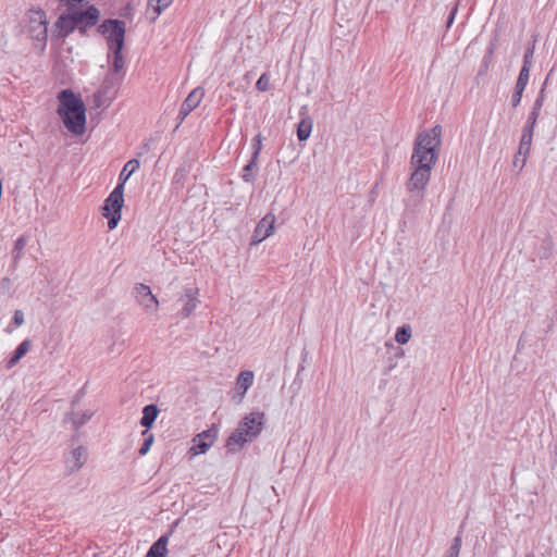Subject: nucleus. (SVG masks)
Listing matches in <instances>:
<instances>
[{
    "mask_svg": "<svg viewBox=\"0 0 557 557\" xmlns=\"http://www.w3.org/2000/svg\"><path fill=\"white\" fill-rule=\"evenodd\" d=\"M442 144L440 125L418 134L410 159V176L406 183L409 194L406 206L416 211L422 205L431 173L438 159Z\"/></svg>",
    "mask_w": 557,
    "mask_h": 557,
    "instance_id": "obj_1",
    "label": "nucleus"
},
{
    "mask_svg": "<svg viewBox=\"0 0 557 557\" xmlns=\"http://www.w3.org/2000/svg\"><path fill=\"white\" fill-rule=\"evenodd\" d=\"M60 106L58 114L66 129L73 135H83L86 131V107L84 101L71 89H63L58 95Z\"/></svg>",
    "mask_w": 557,
    "mask_h": 557,
    "instance_id": "obj_2",
    "label": "nucleus"
},
{
    "mask_svg": "<svg viewBox=\"0 0 557 557\" xmlns=\"http://www.w3.org/2000/svg\"><path fill=\"white\" fill-rule=\"evenodd\" d=\"M123 205L124 190L121 185H116L102 206V215L108 219L109 230H114L121 221Z\"/></svg>",
    "mask_w": 557,
    "mask_h": 557,
    "instance_id": "obj_3",
    "label": "nucleus"
},
{
    "mask_svg": "<svg viewBox=\"0 0 557 557\" xmlns=\"http://www.w3.org/2000/svg\"><path fill=\"white\" fill-rule=\"evenodd\" d=\"M98 32L104 36L110 50L123 49L125 38V22L120 20H106Z\"/></svg>",
    "mask_w": 557,
    "mask_h": 557,
    "instance_id": "obj_4",
    "label": "nucleus"
},
{
    "mask_svg": "<svg viewBox=\"0 0 557 557\" xmlns=\"http://www.w3.org/2000/svg\"><path fill=\"white\" fill-rule=\"evenodd\" d=\"M133 295L136 302L144 309L148 314L154 313L159 308V300L152 294L150 287L143 283L135 284L133 288Z\"/></svg>",
    "mask_w": 557,
    "mask_h": 557,
    "instance_id": "obj_5",
    "label": "nucleus"
},
{
    "mask_svg": "<svg viewBox=\"0 0 557 557\" xmlns=\"http://www.w3.org/2000/svg\"><path fill=\"white\" fill-rule=\"evenodd\" d=\"M70 10L73 15L76 28L83 33L87 28L95 26L100 16V12L95 5H90L86 10L78 8H70Z\"/></svg>",
    "mask_w": 557,
    "mask_h": 557,
    "instance_id": "obj_6",
    "label": "nucleus"
},
{
    "mask_svg": "<svg viewBox=\"0 0 557 557\" xmlns=\"http://www.w3.org/2000/svg\"><path fill=\"white\" fill-rule=\"evenodd\" d=\"M265 422L267 418L263 411L255 410L246 414V443L261 434Z\"/></svg>",
    "mask_w": 557,
    "mask_h": 557,
    "instance_id": "obj_7",
    "label": "nucleus"
},
{
    "mask_svg": "<svg viewBox=\"0 0 557 557\" xmlns=\"http://www.w3.org/2000/svg\"><path fill=\"white\" fill-rule=\"evenodd\" d=\"M205 96V90L201 87H197L189 92L187 98L183 101L180 111H178V124L180 126L184 120L189 115L191 111H194L201 102Z\"/></svg>",
    "mask_w": 557,
    "mask_h": 557,
    "instance_id": "obj_8",
    "label": "nucleus"
},
{
    "mask_svg": "<svg viewBox=\"0 0 557 557\" xmlns=\"http://www.w3.org/2000/svg\"><path fill=\"white\" fill-rule=\"evenodd\" d=\"M88 458L87 448L77 446L73 448L65 457V469L69 473H74L82 469Z\"/></svg>",
    "mask_w": 557,
    "mask_h": 557,
    "instance_id": "obj_9",
    "label": "nucleus"
},
{
    "mask_svg": "<svg viewBox=\"0 0 557 557\" xmlns=\"http://www.w3.org/2000/svg\"><path fill=\"white\" fill-rule=\"evenodd\" d=\"M274 222V215L267 214L256 226L250 245H257L268 238L273 232Z\"/></svg>",
    "mask_w": 557,
    "mask_h": 557,
    "instance_id": "obj_10",
    "label": "nucleus"
},
{
    "mask_svg": "<svg viewBox=\"0 0 557 557\" xmlns=\"http://www.w3.org/2000/svg\"><path fill=\"white\" fill-rule=\"evenodd\" d=\"M122 82V76H115V75H108L98 94L96 95V99L103 98L106 101H111L115 95L119 85Z\"/></svg>",
    "mask_w": 557,
    "mask_h": 557,
    "instance_id": "obj_11",
    "label": "nucleus"
},
{
    "mask_svg": "<svg viewBox=\"0 0 557 557\" xmlns=\"http://www.w3.org/2000/svg\"><path fill=\"white\" fill-rule=\"evenodd\" d=\"M182 302L181 315L188 318L198 306V288H186L178 299Z\"/></svg>",
    "mask_w": 557,
    "mask_h": 557,
    "instance_id": "obj_12",
    "label": "nucleus"
},
{
    "mask_svg": "<svg viewBox=\"0 0 557 557\" xmlns=\"http://www.w3.org/2000/svg\"><path fill=\"white\" fill-rule=\"evenodd\" d=\"M215 436L214 430H207L202 433L198 434L194 438V445L190 448V453L196 456L199 454H205L213 444Z\"/></svg>",
    "mask_w": 557,
    "mask_h": 557,
    "instance_id": "obj_13",
    "label": "nucleus"
},
{
    "mask_svg": "<svg viewBox=\"0 0 557 557\" xmlns=\"http://www.w3.org/2000/svg\"><path fill=\"white\" fill-rule=\"evenodd\" d=\"M32 17L30 32L33 37L38 41H46L47 39V21L44 11H37Z\"/></svg>",
    "mask_w": 557,
    "mask_h": 557,
    "instance_id": "obj_14",
    "label": "nucleus"
},
{
    "mask_svg": "<svg viewBox=\"0 0 557 557\" xmlns=\"http://www.w3.org/2000/svg\"><path fill=\"white\" fill-rule=\"evenodd\" d=\"M262 149V137L257 135L251 140V158L248 164H246V181L249 180L250 175H253V169L257 165V159Z\"/></svg>",
    "mask_w": 557,
    "mask_h": 557,
    "instance_id": "obj_15",
    "label": "nucleus"
},
{
    "mask_svg": "<svg viewBox=\"0 0 557 557\" xmlns=\"http://www.w3.org/2000/svg\"><path fill=\"white\" fill-rule=\"evenodd\" d=\"M226 447L231 453L239 451L244 447V421L238 422L237 429L227 440Z\"/></svg>",
    "mask_w": 557,
    "mask_h": 557,
    "instance_id": "obj_16",
    "label": "nucleus"
},
{
    "mask_svg": "<svg viewBox=\"0 0 557 557\" xmlns=\"http://www.w3.org/2000/svg\"><path fill=\"white\" fill-rule=\"evenodd\" d=\"M306 108H301L300 115L301 120L297 125V137L300 141L307 140L311 134L313 121L304 112Z\"/></svg>",
    "mask_w": 557,
    "mask_h": 557,
    "instance_id": "obj_17",
    "label": "nucleus"
},
{
    "mask_svg": "<svg viewBox=\"0 0 557 557\" xmlns=\"http://www.w3.org/2000/svg\"><path fill=\"white\" fill-rule=\"evenodd\" d=\"M55 26L60 32V35L63 37L70 35L76 29V25L74 24V18L70 9L66 14H62L59 16V18L55 22Z\"/></svg>",
    "mask_w": 557,
    "mask_h": 557,
    "instance_id": "obj_18",
    "label": "nucleus"
},
{
    "mask_svg": "<svg viewBox=\"0 0 557 557\" xmlns=\"http://www.w3.org/2000/svg\"><path fill=\"white\" fill-rule=\"evenodd\" d=\"M92 416H94V411H91V410H85V411H81V412H71L65 416L64 422H71L73 424L74 430H78Z\"/></svg>",
    "mask_w": 557,
    "mask_h": 557,
    "instance_id": "obj_19",
    "label": "nucleus"
},
{
    "mask_svg": "<svg viewBox=\"0 0 557 557\" xmlns=\"http://www.w3.org/2000/svg\"><path fill=\"white\" fill-rule=\"evenodd\" d=\"M168 542H169V535H162L159 537L158 541H156L151 547L149 548L146 557H165L168 553Z\"/></svg>",
    "mask_w": 557,
    "mask_h": 557,
    "instance_id": "obj_20",
    "label": "nucleus"
},
{
    "mask_svg": "<svg viewBox=\"0 0 557 557\" xmlns=\"http://www.w3.org/2000/svg\"><path fill=\"white\" fill-rule=\"evenodd\" d=\"M159 414V408L157 405L150 404L144 407L143 417L140 419V424L149 430L154 423L157 417Z\"/></svg>",
    "mask_w": 557,
    "mask_h": 557,
    "instance_id": "obj_21",
    "label": "nucleus"
},
{
    "mask_svg": "<svg viewBox=\"0 0 557 557\" xmlns=\"http://www.w3.org/2000/svg\"><path fill=\"white\" fill-rule=\"evenodd\" d=\"M532 139H533V133H531L529 131L522 132V136H521L520 144H519V150H518L519 156H522L521 168L525 164L527 157L530 153Z\"/></svg>",
    "mask_w": 557,
    "mask_h": 557,
    "instance_id": "obj_22",
    "label": "nucleus"
},
{
    "mask_svg": "<svg viewBox=\"0 0 557 557\" xmlns=\"http://www.w3.org/2000/svg\"><path fill=\"white\" fill-rule=\"evenodd\" d=\"M139 168V161L136 159H132L125 163L120 175H119V184L122 186L124 190V185L131 177V175Z\"/></svg>",
    "mask_w": 557,
    "mask_h": 557,
    "instance_id": "obj_23",
    "label": "nucleus"
},
{
    "mask_svg": "<svg viewBox=\"0 0 557 557\" xmlns=\"http://www.w3.org/2000/svg\"><path fill=\"white\" fill-rule=\"evenodd\" d=\"M112 52V70L109 75L122 76L121 72L124 69L125 62L122 54V49L110 50Z\"/></svg>",
    "mask_w": 557,
    "mask_h": 557,
    "instance_id": "obj_24",
    "label": "nucleus"
},
{
    "mask_svg": "<svg viewBox=\"0 0 557 557\" xmlns=\"http://www.w3.org/2000/svg\"><path fill=\"white\" fill-rule=\"evenodd\" d=\"M29 350V341L25 339L23 341L14 351V355L11 357V359L8 362V368L14 367L21 358H23Z\"/></svg>",
    "mask_w": 557,
    "mask_h": 557,
    "instance_id": "obj_25",
    "label": "nucleus"
},
{
    "mask_svg": "<svg viewBox=\"0 0 557 557\" xmlns=\"http://www.w3.org/2000/svg\"><path fill=\"white\" fill-rule=\"evenodd\" d=\"M27 244V239L25 236H20L15 243H14V248H13V251H12V255H13V265L16 267L17 263L20 262L22 256H23V249L25 248Z\"/></svg>",
    "mask_w": 557,
    "mask_h": 557,
    "instance_id": "obj_26",
    "label": "nucleus"
},
{
    "mask_svg": "<svg viewBox=\"0 0 557 557\" xmlns=\"http://www.w3.org/2000/svg\"><path fill=\"white\" fill-rule=\"evenodd\" d=\"M411 338V326L410 325H403L399 326L395 334V341L400 344L405 345L407 344Z\"/></svg>",
    "mask_w": 557,
    "mask_h": 557,
    "instance_id": "obj_27",
    "label": "nucleus"
},
{
    "mask_svg": "<svg viewBox=\"0 0 557 557\" xmlns=\"http://www.w3.org/2000/svg\"><path fill=\"white\" fill-rule=\"evenodd\" d=\"M172 2L173 0H149V7L154 12L152 20H156L163 10L171 5Z\"/></svg>",
    "mask_w": 557,
    "mask_h": 557,
    "instance_id": "obj_28",
    "label": "nucleus"
},
{
    "mask_svg": "<svg viewBox=\"0 0 557 557\" xmlns=\"http://www.w3.org/2000/svg\"><path fill=\"white\" fill-rule=\"evenodd\" d=\"M141 435L144 436V443H143L141 447L139 448V455L145 456L149 451V449L154 441V435L152 433H150L149 430H144L141 432Z\"/></svg>",
    "mask_w": 557,
    "mask_h": 557,
    "instance_id": "obj_29",
    "label": "nucleus"
},
{
    "mask_svg": "<svg viewBox=\"0 0 557 557\" xmlns=\"http://www.w3.org/2000/svg\"><path fill=\"white\" fill-rule=\"evenodd\" d=\"M539 116H540L539 112H535V111L531 110V112H530V114L528 116L527 123L523 126V131H525V132L529 131V132L533 133Z\"/></svg>",
    "mask_w": 557,
    "mask_h": 557,
    "instance_id": "obj_30",
    "label": "nucleus"
},
{
    "mask_svg": "<svg viewBox=\"0 0 557 557\" xmlns=\"http://www.w3.org/2000/svg\"><path fill=\"white\" fill-rule=\"evenodd\" d=\"M259 91H267L270 88V78L267 73H263L256 83Z\"/></svg>",
    "mask_w": 557,
    "mask_h": 557,
    "instance_id": "obj_31",
    "label": "nucleus"
},
{
    "mask_svg": "<svg viewBox=\"0 0 557 557\" xmlns=\"http://www.w3.org/2000/svg\"><path fill=\"white\" fill-rule=\"evenodd\" d=\"M553 243L550 239H545L542 243V249L539 251V257L546 259L550 256Z\"/></svg>",
    "mask_w": 557,
    "mask_h": 557,
    "instance_id": "obj_32",
    "label": "nucleus"
},
{
    "mask_svg": "<svg viewBox=\"0 0 557 557\" xmlns=\"http://www.w3.org/2000/svg\"><path fill=\"white\" fill-rule=\"evenodd\" d=\"M544 100H545V89L542 88L540 94L537 95L535 101H534L532 111H535V112L540 113L541 110H542V107L544 104Z\"/></svg>",
    "mask_w": 557,
    "mask_h": 557,
    "instance_id": "obj_33",
    "label": "nucleus"
},
{
    "mask_svg": "<svg viewBox=\"0 0 557 557\" xmlns=\"http://www.w3.org/2000/svg\"><path fill=\"white\" fill-rule=\"evenodd\" d=\"M533 53H534V46L527 48L524 55H523V64H522L523 66L532 67Z\"/></svg>",
    "mask_w": 557,
    "mask_h": 557,
    "instance_id": "obj_34",
    "label": "nucleus"
},
{
    "mask_svg": "<svg viewBox=\"0 0 557 557\" xmlns=\"http://www.w3.org/2000/svg\"><path fill=\"white\" fill-rule=\"evenodd\" d=\"M530 70H531L530 66H523L522 65V67L520 70V73H519V76H518V79L528 83L529 82V76H530Z\"/></svg>",
    "mask_w": 557,
    "mask_h": 557,
    "instance_id": "obj_35",
    "label": "nucleus"
},
{
    "mask_svg": "<svg viewBox=\"0 0 557 557\" xmlns=\"http://www.w3.org/2000/svg\"><path fill=\"white\" fill-rule=\"evenodd\" d=\"M13 322L16 326H21L22 324H24L25 319H24V313L22 310H15L14 317H13Z\"/></svg>",
    "mask_w": 557,
    "mask_h": 557,
    "instance_id": "obj_36",
    "label": "nucleus"
},
{
    "mask_svg": "<svg viewBox=\"0 0 557 557\" xmlns=\"http://www.w3.org/2000/svg\"><path fill=\"white\" fill-rule=\"evenodd\" d=\"M242 388H244V370H242L237 375L236 391H237V394L240 396L244 395V391L240 392Z\"/></svg>",
    "mask_w": 557,
    "mask_h": 557,
    "instance_id": "obj_37",
    "label": "nucleus"
},
{
    "mask_svg": "<svg viewBox=\"0 0 557 557\" xmlns=\"http://www.w3.org/2000/svg\"><path fill=\"white\" fill-rule=\"evenodd\" d=\"M521 98H522V92H519V91L513 92V95L511 97V104L513 108H517L520 104Z\"/></svg>",
    "mask_w": 557,
    "mask_h": 557,
    "instance_id": "obj_38",
    "label": "nucleus"
},
{
    "mask_svg": "<svg viewBox=\"0 0 557 557\" xmlns=\"http://www.w3.org/2000/svg\"><path fill=\"white\" fill-rule=\"evenodd\" d=\"M456 12H457V5H455L450 11V14H449L447 23H446L447 28H449L451 26V24L454 23Z\"/></svg>",
    "mask_w": 557,
    "mask_h": 557,
    "instance_id": "obj_39",
    "label": "nucleus"
},
{
    "mask_svg": "<svg viewBox=\"0 0 557 557\" xmlns=\"http://www.w3.org/2000/svg\"><path fill=\"white\" fill-rule=\"evenodd\" d=\"M253 382V372L246 370V391L250 387Z\"/></svg>",
    "mask_w": 557,
    "mask_h": 557,
    "instance_id": "obj_40",
    "label": "nucleus"
},
{
    "mask_svg": "<svg viewBox=\"0 0 557 557\" xmlns=\"http://www.w3.org/2000/svg\"><path fill=\"white\" fill-rule=\"evenodd\" d=\"M528 83L517 79L515 91L522 92L524 91Z\"/></svg>",
    "mask_w": 557,
    "mask_h": 557,
    "instance_id": "obj_41",
    "label": "nucleus"
},
{
    "mask_svg": "<svg viewBox=\"0 0 557 557\" xmlns=\"http://www.w3.org/2000/svg\"><path fill=\"white\" fill-rule=\"evenodd\" d=\"M460 550L457 547H449L445 557H458Z\"/></svg>",
    "mask_w": 557,
    "mask_h": 557,
    "instance_id": "obj_42",
    "label": "nucleus"
},
{
    "mask_svg": "<svg viewBox=\"0 0 557 557\" xmlns=\"http://www.w3.org/2000/svg\"><path fill=\"white\" fill-rule=\"evenodd\" d=\"M461 543H462V540H461V536L460 535H457L454 541H453V544L450 547H457L459 550L461 549Z\"/></svg>",
    "mask_w": 557,
    "mask_h": 557,
    "instance_id": "obj_43",
    "label": "nucleus"
},
{
    "mask_svg": "<svg viewBox=\"0 0 557 557\" xmlns=\"http://www.w3.org/2000/svg\"><path fill=\"white\" fill-rule=\"evenodd\" d=\"M522 156H519V153L515 157V165L518 164V162H521Z\"/></svg>",
    "mask_w": 557,
    "mask_h": 557,
    "instance_id": "obj_44",
    "label": "nucleus"
},
{
    "mask_svg": "<svg viewBox=\"0 0 557 557\" xmlns=\"http://www.w3.org/2000/svg\"><path fill=\"white\" fill-rule=\"evenodd\" d=\"M525 557H534L533 554H528Z\"/></svg>",
    "mask_w": 557,
    "mask_h": 557,
    "instance_id": "obj_45",
    "label": "nucleus"
}]
</instances>
